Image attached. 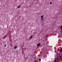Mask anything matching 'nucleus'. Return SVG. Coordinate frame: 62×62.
I'll use <instances>...</instances> for the list:
<instances>
[{"instance_id":"obj_1","label":"nucleus","mask_w":62,"mask_h":62,"mask_svg":"<svg viewBox=\"0 0 62 62\" xmlns=\"http://www.w3.org/2000/svg\"><path fill=\"white\" fill-rule=\"evenodd\" d=\"M40 45V43H39L38 44H37V46L39 47Z\"/></svg>"},{"instance_id":"obj_2","label":"nucleus","mask_w":62,"mask_h":62,"mask_svg":"<svg viewBox=\"0 0 62 62\" xmlns=\"http://www.w3.org/2000/svg\"><path fill=\"white\" fill-rule=\"evenodd\" d=\"M60 52H61H61H62V47H61L60 48Z\"/></svg>"},{"instance_id":"obj_3","label":"nucleus","mask_w":62,"mask_h":62,"mask_svg":"<svg viewBox=\"0 0 62 62\" xmlns=\"http://www.w3.org/2000/svg\"><path fill=\"white\" fill-rule=\"evenodd\" d=\"M10 44L11 47H12V44H11V43H10Z\"/></svg>"},{"instance_id":"obj_4","label":"nucleus","mask_w":62,"mask_h":62,"mask_svg":"<svg viewBox=\"0 0 62 62\" xmlns=\"http://www.w3.org/2000/svg\"><path fill=\"white\" fill-rule=\"evenodd\" d=\"M17 46H15L14 47V49H16V48H17Z\"/></svg>"},{"instance_id":"obj_5","label":"nucleus","mask_w":62,"mask_h":62,"mask_svg":"<svg viewBox=\"0 0 62 62\" xmlns=\"http://www.w3.org/2000/svg\"><path fill=\"white\" fill-rule=\"evenodd\" d=\"M20 6H21V5H19V6H18L17 8H20Z\"/></svg>"},{"instance_id":"obj_6","label":"nucleus","mask_w":62,"mask_h":62,"mask_svg":"<svg viewBox=\"0 0 62 62\" xmlns=\"http://www.w3.org/2000/svg\"><path fill=\"white\" fill-rule=\"evenodd\" d=\"M39 62H40V61H41V59H39Z\"/></svg>"},{"instance_id":"obj_7","label":"nucleus","mask_w":62,"mask_h":62,"mask_svg":"<svg viewBox=\"0 0 62 62\" xmlns=\"http://www.w3.org/2000/svg\"><path fill=\"white\" fill-rule=\"evenodd\" d=\"M43 17V16H41V18H42Z\"/></svg>"},{"instance_id":"obj_8","label":"nucleus","mask_w":62,"mask_h":62,"mask_svg":"<svg viewBox=\"0 0 62 62\" xmlns=\"http://www.w3.org/2000/svg\"><path fill=\"white\" fill-rule=\"evenodd\" d=\"M32 37H33L32 36H31L30 38V39H31V38H32Z\"/></svg>"},{"instance_id":"obj_9","label":"nucleus","mask_w":62,"mask_h":62,"mask_svg":"<svg viewBox=\"0 0 62 62\" xmlns=\"http://www.w3.org/2000/svg\"><path fill=\"white\" fill-rule=\"evenodd\" d=\"M7 46V45H5V46H4V47H5L6 46Z\"/></svg>"},{"instance_id":"obj_10","label":"nucleus","mask_w":62,"mask_h":62,"mask_svg":"<svg viewBox=\"0 0 62 62\" xmlns=\"http://www.w3.org/2000/svg\"><path fill=\"white\" fill-rule=\"evenodd\" d=\"M54 62H56V60H55L54 61Z\"/></svg>"},{"instance_id":"obj_11","label":"nucleus","mask_w":62,"mask_h":62,"mask_svg":"<svg viewBox=\"0 0 62 62\" xmlns=\"http://www.w3.org/2000/svg\"><path fill=\"white\" fill-rule=\"evenodd\" d=\"M50 4H52V2H50Z\"/></svg>"},{"instance_id":"obj_12","label":"nucleus","mask_w":62,"mask_h":62,"mask_svg":"<svg viewBox=\"0 0 62 62\" xmlns=\"http://www.w3.org/2000/svg\"><path fill=\"white\" fill-rule=\"evenodd\" d=\"M41 19H42L43 20H44V19H43V18H41Z\"/></svg>"},{"instance_id":"obj_13","label":"nucleus","mask_w":62,"mask_h":62,"mask_svg":"<svg viewBox=\"0 0 62 62\" xmlns=\"http://www.w3.org/2000/svg\"><path fill=\"white\" fill-rule=\"evenodd\" d=\"M6 36H5L3 38H6Z\"/></svg>"}]
</instances>
